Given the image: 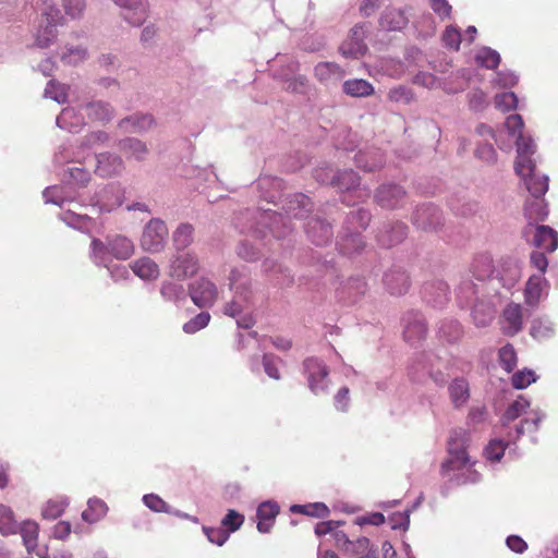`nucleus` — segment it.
<instances>
[{
  "label": "nucleus",
  "mask_w": 558,
  "mask_h": 558,
  "mask_svg": "<svg viewBox=\"0 0 558 558\" xmlns=\"http://www.w3.org/2000/svg\"><path fill=\"white\" fill-rule=\"evenodd\" d=\"M304 368L310 389L316 395L325 391L329 374L328 367L318 359L308 357L304 361Z\"/></svg>",
  "instance_id": "nucleus-6"
},
{
  "label": "nucleus",
  "mask_w": 558,
  "mask_h": 558,
  "mask_svg": "<svg viewBox=\"0 0 558 558\" xmlns=\"http://www.w3.org/2000/svg\"><path fill=\"white\" fill-rule=\"evenodd\" d=\"M45 97L58 104H64L68 98V86L56 81H49L45 88Z\"/></svg>",
  "instance_id": "nucleus-44"
},
{
  "label": "nucleus",
  "mask_w": 558,
  "mask_h": 558,
  "mask_svg": "<svg viewBox=\"0 0 558 558\" xmlns=\"http://www.w3.org/2000/svg\"><path fill=\"white\" fill-rule=\"evenodd\" d=\"M88 58V50L85 46L65 45L60 52V59L63 63L69 65H76Z\"/></svg>",
  "instance_id": "nucleus-33"
},
{
  "label": "nucleus",
  "mask_w": 558,
  "mask_h": 558,
  "mask_svg": "<svg viewBox=\"0 0 558 558\" xmlns=\"http://www.w3.org/2000/svg\"><path fill=\"white\" fill-rule=\"evenodd\" d=\"M521 178L531 197H543L548 191V177L537 173L536 170Z\"/></svg>",
  "instance_id": "nucleus-29"
},
{
  "label": "nucleus",
  "mask_w": 558,
  "mask_h": 558,
  "mask_svg": "<svg viewBox=\"0 0 558 558\" xmlns=\"http://www.w3.org/2000/svg\"><path fill=\"white\" fill-rule=\"evenodd\" d=\"M156 126L155 117L148 112H135L118 122V129L123 134L144 135Z\"/></svg>",
  "instance_id": "nucleus-3"
},
{
  "label": "nucleus",
  "mask_w": 558,
  "mask_h": 558,
  "mask_svg": "<svg viewBox=\"0 0 558 558\" xmlns=\"http://www.w3.org/2000/svg\"><path fill=\"white\" fill-rule=\"evenodd\" d=\"M501 270L496 268V272L498 276L504 278V276L509 277L512 280H515L519 277V266L515 260L508 258L506 260H501L499 263Z\"/></svg>",
  "instance_id": "nucleus-53"
},
{
  "label": "nucleus",
  "mask_w": 558,
  "mask_h": 558,
  "mask_svg": "<svg viewBox=\"0 0 558 558\" xmlns=\"http://www.w3.org/2000/svg\"><path fill=\"white\" fill-rule=\"evenodd\" d=\"M404 191L398 185H383L376 194V199L381 207L393 208L404 197Z\"/></svg>",
  "instance_id": "nucleus-22"
},
{
  "label": "nucleus",
  "mask_w": 558,
  "mask_h": 558,
  "mask_svg": "<svg viewBox=\"0 0 558 558\" xmlns=\"http://www.w3.org/2000/svg\"><path fill=\"white\" fill-rule=\"evenodd\" d=\"M385 286L391 294L400 295L409 289V278L404 271L392 270L385 275Z\"/></svg>",
  "instance_id": "nucleus-26"
},
{
  "label": "nucleus",
  "mask_w": 558,
  "mask_h": 558,
  "mask_svg": "<svg viewBox=\"0 0 558 558\" xmlns=\"http://www.w3.org/2000/svg\"><path fill=\"white\" fill-rule=\"evenodd\" d=\"M393 235L389 239H385V234L379 236V242L383 245L391 246L398 242H400L407 234V227L403 223H397L392 229Z\"/></svg>",
  "instance_id": "nucleus-58"
},
{
  "label": "nucleus",
  "mask_w": 558,
  "mask_h": 558,
  "mask_svg": "<svg viewBox=\"0 0 558 558\" xmlns=\"http://www.w3.org/2000/svg\"><path fill=\"white\" fill-rule=\"evenodd\" d=\"M131 268L137 277L144 280H155L159 276L158 265L149 257L136 259Z\"/></svg>",
  "instance_id": "nucleus-27"
},
{
  "label": "nucleus",
  "mask_w": 558,
  "mask_h": 558,
  "mask_svg": "<svg viewBox=\"0 0 558 558\" xmlns=\"http://www.w3.org/2000/svg\"><path fill=\"white\" fill-rule=\"evenodd\" d=\"M57 125L71 134H77L85 125V121L74 108L69 107L57 117Z\"/></svg>",
  "instance_id": "nucleus-21"
},
{
  "label": "nucleus",
  "mask_w": 558,
  "mask_h": 558,
  "mask_svg": "<svg viewBox=\"0 0 558 558\" xmlns=\"http://www.w3.org/2000/svg\"><path fill=\"white\" fill-rule=\"evenodd\" d=\"M517 143V160L514 165L515 172L519 177H526L536 170L533 155L536 151L534 142H515Z\"/></svg>",
  "instance_id": "nucleus-10"
},
{
  "label": "nucleus",
  "mask_w": 558,
  "mask_h": 558,
  "mask_svg": "<svg viewBox=\"0 0 558 558\" xmlns=\"http://www.w3.org/2000/svg\"><path fill=\"white\" fill-rule=\"evenodd\" d=\"M472 271L478 280L489 278L496 271L492 256L487 253L477 255L473 260Z\"/></svg>",
  "instance_id": "nucleus-30"
},
{
  "label": "nucleus",
  "mask_w": 558,
  "mask_h": 558,
  "mask_svg": "<svg viewBox=\"0 0 558 558\" xmlns=\"http://www.w3.org/2000/svg\"><path fill=\"white\" fill-rule=\"evenodd\" d=\"M199 269V262L191 252L177 253L170 263L169 275L178 280L194 276Z\"/></svg>",
  "instance_id": "nucleus-4"
},
{
  "label": "nucleus",
  "mask_w": 558,
  "mask_h": 558,
  "mask_svg": "<svg viewBox=\"0 0 558 558\" xmlns=\"http://www.w3.org/2000/svg\"><path fill=\"white\" fill-rule=\"evenodd\" d=\"M122 169L123 165L120 157L109 153L98 155L95 172L99 177L109 178L120 173Z\"/></svg>",
  "instance_id": "nucleus-20"
},
{
  "label": "nucleus",
  "mask_w": 558,
  "mask_h": 558,
  "mask_svg": "<svg viewBox=\"0 0 558 558\" xmlns=\"http://www.w3.org/2000/svg\"><path fill=\"white\" fill-rule=\"evenodd\" d=\"M65 15L75 20L80 19L86 8L85 0H61Z\"/></svg>",
  "instance_id": "nucleus-47"
},
{
  "label": "nucleus",
  "mask_w": 558,
  "mask_h": 558,
  "mask_svg": "<svg viewBox=\"0 0 558 558\" xmlns=\"http://www.w3.org/2000/svg\"><path fill=\"white\" fill-rule=\"evenodd\" d=\"M469 105L474 111H481L486 107V94L481 89H473L469 94Z\"/></svg>",
  "instance_id": "nucleus-59"
},
{
  "label": "nucleus",
  "mask_w": 558,
  "mask_h": 558,
  "mask_svg": "<svg viewBox=\"0 0 558 558\" xmlns=\"http://www.w3.org/2000/svg\"><path fill=\"white\" fill-rule=\"evenodd\" d=\"M448 389L456 408L462 407L470 398L469 383L464 378L453 379Z\"/></svg>",
  "instance_id": "nucleus-31"
},
{
  "label": "nucleus",
  "mask_w": 558,
  "mask_h": 558,
  "mask_svg": "<svg viewBox=\"0 0 558 558\" xmlns=\"http://www.w3.org/2000/svg\"><path fill=\"white\" fill-rule=\"evenodd\" d=\"M388 96H389L390 100L397 101V102L408 104L412 99L411 92L404 86H399V87L390 89Z\"/></svg>",
  "instance_id": "nucleus-61"
},
{
  "label": "nucleus",
  "mask_w": 558,
  "mask_h": 558,
  "mask_svg": "<svg viewBox=\"0 0 558 558\" xmlns=\"http://www.w3.org/2000/svg\"><path fill=\"white\" fill-rule=\"evenodd\" d=\"M530 407L529 400L519 397L506 410L502 416V424L508 425L510 422L517 420Z\"/></svg>",
  "instance_id": "nucleus-40"
},
{
  "label": "nucleus",
  "mask_w": 558,
  "mask_h": 558,
  "mask_svg": "<svg viewBox=\"0 0 558 558\" xmlns=\"http://www.w3.org/2000/svg\"><path fill=\"white\" fill-rule=\"evenodd\" d=\"M24 546L29 555L35 554L38 558H48V547L38 546L39 526L34 521H24L20 529Z\"/></svg>",
  "instance_id": "nucleus-11"
},
{
  "label": "nucleus",
  "mask_w": 558,
  "mask_h": 558,
  "mask_svg": "<svg viewBox=\"0 0 558 558\" xmlns=\"http://www.w3.org/2000/svg\"><path fill=\"white\" fill-rule=\"evenodd\" d=\"M81 110H83L86 117L93 122L107 123L116 116L113 106L104 100L88 101L81 106Z\"/></svg>",
  "instance_id": "nucleus-14"
},
{
  "label": "nucleus",
  "mask_w": 558,
  "mask_h": 558,
  "mask_svg": "<svg viewBox=\"0 0 558 558\" xmlns=\"http://www.w3.org/2000/svg\"><path fill=\"white\" fill-rule=\"evenodd\" d=\"M498 360L500 366L507 372L511 373L518 362L517 352L512 344L507 343L498 352Z\"/></svg>",
  "instance_id": "nucleus-41"
},
{
  "label": "nucleus",
  "mask_w": 558,
  "mask_h": 558,
  "mask_svg": "<svg viewBox=\"0 0 558 558\" xmlns=\"http://www.w3.org/2000/svg\"><path fill=\"white\" fill-rule=\"evenodd\" d=\"M314 73L316 78L325 84L332 81H339L344 75L342 69L333 62H319L315 66Z\"/></svg>",
  "instance_id": "nucleus-28"
},
{
  "label": "nucleus",
  "mask_w": 558,
  "mask_h": 558,
  "mask_svg": "<svg viewBox=\"0 0 558 558\" xmlns=\"http://www.w3.org/2000/svg\"><path fill=\"white\" fill-rule=\"evenodd\" d=\"M210 315L208 313H199L194 318L184 324L183 330L186 333H195L196 331L205 328L208 325Z\"/></svg>",
  "instance_id": "nucleus-49"
},
{
  "label": "nucleus",
  "mask_w": 558,
  "mask_h": 558,
  "mask_svg": "<svg viewBox=\"0 0 558 558\" xmlns=\"http://www.w3.org/2000/svg\"><path fill=\"white\" fill-rule=\"evenodd\" d=\"M122 9V17L133 26L142 25L147 17L145 0H112Z\"/></svg>",
  "instance_id": "nucleus-12"
},
{
  "label": "nucleus",
  "mask_w": 558,
  "mask_h": 558,
  "mask_svg": "<svg viewBox=\"0 0 558 558\" xmlns=\"http://www.w3.org/2000/svg\"><path fill=\"white\" fill-rule=\"evenodd\" d=\"M384 522H385V517L380 512H374V513H371L367 515L359 517L355 520V523L361 526L366 525V524L380 525Z\"/></svg>",
  "instance_id": "nucleus-63"
},
{
  "label": "nucleus",
  "mask_w": 558,
  "mask_h": 558,
  "mask_svg": "<svg viewBox=\"0 0 558 558\" xmlns=\"http://www.w3.org/2000/svg\"><path fill=\"white\" fill-rule=\"evenodd\" d=\"M442 40L447 47L458 50L461 43V34L456 27H447L442 35Z\"/></svg>",
  "instance_id": "nucleus-57"
},
{
  "label": "nucleus",
  "mask_w": 558,
  "mask_h": 558,
  "mask_svg": "<svg viewBox=\"0 0 558 558\" xmlns=\"http://www.w3.org/2000/svg\"><path fill=\"white\" fill-rule=\"evenodd\" d=\"M291 510L293 512L303 513L310 517L325 518L329 514L328 507L323 502H315L308 505H294Z\"/></svg>",
  "instance_id": "nucleus-42"
},
{
  "label": "nucleus",
  "mask_w": 558,
  "mask_h": 558,
  "mask_svg": "<svg viewBox=\"0 0 558 558\" xmlns=\"http://www.w3.org/2000/svg\"><path fill=\"white\" fill-rule=\"evenodd\" d=\"M278 362H279V359L272 354H265L263 356L264 369L270 378L280 379Z\"/></svg>",
  "instance_id": "nucleus-55"
},
{
  "label": "nucleus",
  "mask_w": 558,
  "mask_h": 558,
  "mask_svg": "<svg viewBox=\"0 0 558 558\" xmlns=\"http://www.w3.org/2000/svg\"><path fill=\"white\" fill-rule=\"evenodd\" d=\"M522 307L520 304L510 303L502 313V331L505 335L514 336L522 329Z\"/></svg>",
  "instance_id": "nucleus-18"
},
{
  "label": "nucleus",
  "mask_w": 558,
  "mask_h": 558,
  "mask_svg": "<svg viewBox=\"0 0 558 558\" xmlns=\"http://www.w3.org/2000/svg\"><path fill=\"white\" fill-rule=\"evenodd\" d=\"M190 295L195 305L198 307H207L214 304L217 299L218 291L211 281L205 278H199L191 284Z\"/></svg>",
  "instance_id": "nucleus-8"
},
{
  "label": "nucleus",
  "mask_w": 558,
  "mask_h": 558,
  "mask_svg": "<svg viewBox=\"0 0 558 558\" xmlns=\"http://www.w3.org/2000/svg\"><path fill=\"white\" fill-rule=\"evenodd\" d=\"M244 523V515L235 510H229L221 521L222 527L230 534L238 531Z\"/></svg>",
  "instance_id": "nucleus-46"
},
{
  "label": "nucleus",
  "mask_w": 558,
  "mask_h": 558,
  "mask_svg": "<svg viewBox=\"0 0 558 558\" xmlns=\"http://www.w3.org/2000/svg\"><path fill=\"white\" fill-rule=\"evenodd\" d=\"M507 448V444L501 440H492L485 448V456L490 461H499Z\"/></svg>",
  "instance_id": "nucleus-52"
},
{
  "label": "nucleus",
  "mask_w": 558,
  "mask_h": 558,
  "mask_svg": "<svg viewBox=\"0 0 558 558\" xmlns=\"http://www.w3.org/2000/svg\"><path fill=\"white\" fill-rule=\"evenodd\" d=\"M108 507L105 501L98 498L89 499L87 508L82 512V518L88 523L99 521L106 515Z\"/></svg>",
  "instance_id": "nucleus-35"
},
{
  "label": "nucleus",
  "mask_w": 558,
  "mask_h": 558,
  "mask_svg": "<svg viewBox=\"0 0 558 558\" xmlns=\"http://www.w3.org/2000/svg\"><path fill=\"white\" fill-rule=\"evenodd\" d=\"M332 183L338 185L341 189L351 190L352 187L357 185L359 178H357L356 173L353 172L352 170L344 171L343 173H341L338 177L337 181H332Z\"/></svg>",
  "instance_id": "nucleus-56"
},
{
  "label": "nucleus",
  "mask_w": 558,
  "mask_h": 558,
  "mask_svg": "<svg viewBox=\"0 0 558 558\" xmlns=\"http://www.w3.org/2000/svg\"><path fill=\"white\" fill-rule=\"evenodd\" d=\"M177 251H184L194 241V227L190 223H181L172 235Z\"/></svg>",
  "instance_id": "nucleus-34"
},
{
  "label": "nucleus",
  "mask_w": 558,
  "mask_h": 558,
  "mask_svg": "<svg viewBox=\"0 0 558 558\" xmlns=\"http://www.w3.org/2000/svg\"><path fill=\"white\" fill-rule=\"evenodd\" d=\"M535 380V374L533 371L530 369H523L514 373L511 379L512 386L515 389H524Z\"/></svg>",
  "instance_id": "nucleus-50"
},
{
  "label": "nucleus",
  "mask_w": 558,
  "mask_h": 558,
  "mask_svg": "<svg viewBox=\"0 0 558 558\" xmlns=\"http://www.w3.org/2000/svg\"><path fill=\"white\" fill-rule=\"evenodd\" d=\"M17 531V522L14 512L5 505L0 504V532L3 535L14 534Z\"/></svg>",
  "instance_id": "nucleus-39"
},
{
  "label": "nucleus",
  "mask_w": 558,
  "mask_h": 558,
  "mask_svg": "<svg viewBox=\"0 0 558 558\" xmlns=\"http://www.w3.org/2000/svg\"><path fill=\"white\" fill-rule=\"evenodd\" d=\"M548 216L547 204L543 197H531L525 201L524 217L529 221L524 229V234L529 235L533 226L539 221H544Z\"/></svg>",
  "instance_id": "nucleus-13"
},
{
  "label": "nucleus",
  "mask_w": 558,
  "mask_h": 558,
  "mask_svg": "<svg viewBox=\"0 0 558 558\" xmlns=\"http://www.w3.org/2000/svg\"><path fill=\"white\" fill-rule=\"evenodd\" d=\"M531 265L544 274L548 266V259L543 252H532L530 257Z\"/></svg>",
  "instance_id": "nucleus-64"
},
{
  "label": "nucleus",
  "mask_w": 558,
  "mask_h": 558,
  "mask_svg": "<svg viewBox=\"0 0 558 558\" xmlns=\"http://www.w3.org/2000/svg\"><path fill=\"white\" fill-rule=\"evenodd\" d=\"M168 234L167 227L159 219L150 220L144 229L141 244L145 251L158 252L163 247L165 239Z\"/></svg>",
  "instance_id": "nucleus-5"
},
{
  "label": "nucleus",
  "mask_w": 558,
  "mask_h": 558,
  "mask_svg": "<svg viewBox=\"0 0 558 558\" xmlns=\"http://www.w3.org/2000/svg\"><path fill=\"white\" fill-rule=\"evenodd\" d=\"M148 153L145 142H130L126 154L136 160H142Z\"/></svg>",
  "instance_id": "nucleus-62"
},
{
  "label": "nucleus",
  "mask_w": 558,
  "mask_h": 558,
  "mask_svg": "<svg viewBox=\"0 0 558 558\" xmlns=\"http://www.w3.org/2000/svg\"><path fill=\"white\" fill-rule=\"evenodd\" d=\"M505 126L509 137L512 140H524L523 137V120L519 114H511L506 119Z\"/></svg>",
  "instance_id": "nucleus-45"
},
{
  "label": "nucleus",
  "mask_w": 558,
  "mask_h": 558,
  "mask_svg": "<svg viewBox=\"0 0 558 558\" xmlns=\"http://www.w3.org/2000/svg\"><path fill=\"white\" fill-rule=\"evenodd\" d=\"M494 83L499 87H512L518 83V76L512 72H498Z\"/></svg>",
  "instance_id": "nucleus-60"
},
{
  "label": "nucleus",
  "mask_w": 558,
  "mask_h": 558,
  "mask_svg": "<svg viewBox=\"0 0 558 558\" xmlns=\"http://www.w3.org/2000/svg\"><path fill=\"white\" fill-rule=\"evenodd\" d=\"M545 281L542 276L537 275H533L529 278L524 289V300L527 305L535 306L538 304Z\"/></svg>",
  "instance_id": "nucleus-32"
},
{
  "label": "nucleus",
  "mask_w": 558,
  "mask_h": 558,
  "mask_svg": "<svg viewBox=\"0 0 558 558\" xmlns=\"http://www.w3.org/2000/svg\"><path fill=\"white\" fill-rule=\"evenodd\" d=\"M449 458L441 464V474L447 476L450 471L461 470L466 466L470 459L465 448L451 439L449 441Z\"/></svg>",
  "instance_id": "nucleus-15"
},
{
  "label": "nucleus",
  "mask_w": 558,
  "mask_h": 558,
  "mask_svg": "<svg viewBox=\"0 0 558 558\" xmlns=\"http://www.w3.org/2000/svg\"><path fill=\"white\" fill-rule=\"evenodd\" d=\"M143 502L147 508L155 512H170V506L158 495L148 494L143 497Z\"/></svg>",
  "instance_id": "nucleus-51"
},
{
  "label": "nucleus",
  "mask_w": 558,
  "mask_h": 558,
  "mask_svg": "<svg viewBox=\"0 0 558 558\" xmlns=\"http://www.w3.org/2000/svg\"><path fill=\"white\" fill-rule=\"evenodd\" d=\"M365 34V24L352 27L349 37L340 46L341 53L349 58H359L363 56L367 49L364 43Z\"/></svg>",
  "instance_id": "nucleus-9"
},
{
  "label": "nucleus",
  "mask_w": 558,
  "mask_h": 558,
  "mask_svg": "<svg viewBox=\"0 0 558 558\" xmlns=\"http://www.w3.org/2000/svg\"><path fill=\"white\" fill-rule=\"evenodd\" d=\"M64 16L56 0H44L40 21L35 33V44L39 48L49 47L57 38V26L63 25Z\"/></svg>",
  "instance_id": "nucleus-1"
},
{
  "label": "nucleus",
  "mask_w": 558,
  "mask_h": 558,
  "mask_svg": "<svg viewBox=\"0 0 558 558\" xmlns=\"http://www.w3.org/2000/svg\"><path fill=\"white\" fill-rule=\"evenodd\" d=\"M306 232L317 245L327 243L332 236L331 226L320 219H312L308 222Z\"/></svg>",
  "instance_id": "nucleus-24"
},
{
  "label": "nucleus",
  "mask_w": 558,
  "mask_h": 558,
  "mask_svg": "<svg viewBox=\"0 0 558 558\" xmlns=\"http://www.w3.org/2000/svg\"><path fill=\"white\" fill-rule=\"evenodd\" d=\"M343 90L352 97H366L374 93V87L365 80H349L343 84Z\"/></svg>",
  "instance_id": "nucleus-36"
},
{
  "label": "nucleus",
  "mask_w": 558,
  "mask_h": 558,
  "mask_svg": "<svg viewBox=\"0 0 558 558\" xmlns=\"http://www.w3.org/2000/svg\"><path fill=\"white\" fill-rule=\"evenodd\" d=\"M280 507L275 501L262 502L256 511L257 530L260 533H269L279 514Z\"/></svg>",
  "instance_id": "nucleus-17"
},
{
  "label": "nucleus",
  "mask_w": 558,
  "mask_h": 558,
  "mask_svg": "<svg viewBox=\"0 0 558 558\" xmlns=\"http://www.w3.org/2000/svg\"><path fill=\"white\" fill-rule=\"evenodd\" d=\"M90 250V256L95 264L107 266V263L111 260L109 239L107 240V243L96 238L93 239Z\"/></svg>",
  "instance_id": "nucleus-38"
},
{
  "label": "nucleus",
  "mask_w": 558,
  "mask_h": 558,
  "mask_svg": "<svg viewBox=\"0 0 558 558\" xmlns=\"http://www.w3.org/2000/svg\"><path fill=\"white\" fill-rule=\"evenodd\" d=\"M533 244L547 253H553L558 247V233L549 226L535 228Z\"/></svg>",
  "instance_id": "nucleus-19"
},
{
  "label": "nucleus",
  "mask_w": 558,
  "mask_h": 558,
  "mask_svg": "<svg viewBox=\"0 0 558 558\" xmlns=\"http://www.w3.org/2000/svg\"><path fill=\"white\" fill-rule=\"evenodd\" d=\"M299 69V64L290 61L287 70H278L275 72V77L282 83L284 90L293 94H303L306 89V78L302 75H294Z\"/></svg>",
  "instance_id": "nucleus-7"
},
{
  "label": "nucleus",
  "mask_w": 558,
  "mask_h": 558,
  "mask_svg": "<svg viewBox=\"0 0 558 558\" xmlns=\"http://www.w3.org/2000/svg\"><path fill=\"white\" fill-rule=\"evenodd\" d=\"M109 247L111 257L116 259L126 260L134 254L133 242L123 235L109 238Z\"/></svg>",
  "instance_id": "nucleus-23"
},
{
  "label": "nucleus",
  "mask_w": 558,
  "mask_h": 558,
  "mask_svg": "<svg viewBox=\"0 0 558 558\" xmlns=\"http://www.w3.org/2000/svg\"><path fill=\"white\" fill-rule=\"evenodd\" d=\"M518 98L514 93L507 92L495 96V106L501 111H509L517 107Z\"/></svg>",
  "instance_id": "nucleus-48"
},
{
  "label": "nucleus",
  "mask_w": 558,
  "mask_h": 558,
  "mask_svg": "<svg viewBox=\"0 0 558 558\" xmlns=\"http://www.w3.org/2000/svg\"><path fill=\"white\" fill-rule=\"evenodd\" d=\"M343 524L342 521L333 520L319 522L315 526V534L319 537L330 535L335 546L345 554L357 555L367 549L369 539L363 536L351 541L349 535L339 529Z\"/></svg>",
  "instance_id": "nucleus-2"
},
{
  "label": "nucleus",
  "mask_w": 558,
  "mask_h": 558,
  "mask_svg": "<svg viewBox=\"0 0 558 558\" xmlns=\"http://www.w3.org/2000/svg\"><path fill=\"white\" fill-rule=\"evenodd\" d=\"M90 250V256L95 264L107 266V263L111 260L109 239L107 240V243L96 238L93 239Z\"/></svg>",
  "instance_id": "nucleus-37"
},
{
  "label": "nucleus",
  "mask_w": 558,
  "mask_h": 558,
  "mask_svg": "<svg viewBox=\"0 0 558 558\" xmlns=\"http://www.w3.org/2000/svg\"><path fill=\"white\" fill-rule=\"evenodd\" d=\"M404 323L403 337L407 342L415 344L425 338L427 327L421 314L409 313Z\"/></svg>",
  "instance_id": "nucleus-16"
},
{
  "label": "nucleus",
  "mask_w": 558,
  "mask_h": 558,
  "mask_svg": "<svg viewBox=\"0 0 558 558\" xmlns=\"http://www.w3.org/2000/svg\"><path fill=\"white\" fill-rule=\"evenodd\" d=\"M380 26L386 31H399L408 24V19L400 9H386L380 17Z\"/></svg>",
  "instance_id": "nucleus-25"
},
{
  "label": "nucleus",
  "mask_w": 558,
  "mask_h": 558,
  "mask_svg": "<svg viewBox=\"0 0 558 558\" xmlns=\"http://www.w3.org/2000/svg\"><path fill=\"white\" fill-rule=\"evenodd\" d=\"M476 62L487 69H495L500 63L499 53L488 47H483L476 53Z\"/></svg>",
  "instance_id": "nucleus-43"
},
{
  "label": "nucleus",
  "mask_w": 558,
  "mask_h": 558,
  "mask_svg": "<svg viewBox=\"0 0 558 558\" xmlns=\"http://www.w3.org/2000/svg\"><path fill=\"white\" fill-rule=\"evenodd\" d=\"M203 530L209 542L218 546L223 545L230 536L223 527H204Z\"/></svg>",
  "instance_id": "nucleus-54"
}]
</instances>
